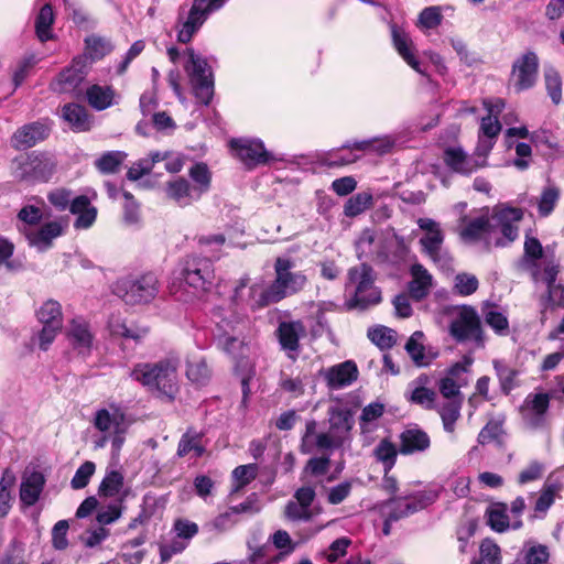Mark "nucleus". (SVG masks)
<instances>
[{
  "mask_svg": "<svg viewBox=\"0 0 564 564\" xmlns=\"http://www.w3.org/2000/svg\"><path fill=\"white\" fill-rule=\"evenodd\" d=\"M327 416V431H317L315 420L306 421L300 445L303 454L330 453L350 441V431L354 426L350 409L337 402L328 408Z\"/></svg>",
  "mask_w": 564,
  "mask_h": 564,
  "instance_id": "nucleus-1",
  "label": "nucleus"
},
{
  "mask_svg": "<svg viewBox=\"0 0 564 564\" xmlns=\"http://www.w3.org/2000/svg\"><path fill=\"white\" fill-rule=\"evenodd\" d=\"M293 268L294 262L292 260L282 257L276 258L274 280L267 282L261 278L254 281L249 289L246 303L252 310H258L300 292L306 284V276L302 272L294 271Z\"/></svg>",
  "mask_w": 564,
  "mask_h": 564,
  "instance_id": "nucleus-2",
  "label": "nucleus"
},
{
  "mask_svg": "<svg viewBox=\"0 0 564 564\" xmlns=\"http://www.w3.org/2000/svg\"><path fill=\"white\" fill-rule=\"evenodd\" d=\"M523 212L514 207L496 208L490 217H479L470 220L463 229L462 236L468 240H490L497 232H501L503 240L497 239V246H506L517 239L519 223Z\"/></svg>",
  "mask_w": 564,
  "mask_h": 564,
  "instance_id": "nucleus-3",
  "label": "nucleus"
},
{
  "mask_svg": "<svg viewBox=\"0 0 564 564\" xmlns=\"http://www.w3.org/2000/svg\"><path fill=\"white\" fill-rule=\"evenodd\" d=\"M214 279L215 270L210 259L187 256L181 264L177 282L171 285V293L177 301L188 303L210 290Z\"/></svg>",
  "mask_w": 564,
  "mask_h": 564,
  "instance_id": "nucleus-4",
  "label": "nucleus"
},
{
  "mask_svg": "<svg viewBox=\"0 0 564 564\" xmlns=\"http://www.w3.org/2000/svg\"><path fill=\"white\" fill-rule=\"evenodd\" d=\"M177 368L178 361L172 358L158 362H142L133 367L130 377L148 391L172 400L178 389Z\"/></svg>",
  "mask_w": 564,
  "mask_h": 564,
  "instance_id": "nucleus-5",
  "label": "nucleus"
},
{
  "mask_svg": "<svg viewBox=\"0 0 564 564\" xmlns=\"http://www.w3.org/2000/svg\"><path fill=\"white\" fill-rule=\"evenodd\" d=\"M166 54L173 64L183 59L184 69L189 77L196 97L203 104L208 105L214 94V80L206 58L191 47L181 52L177 47L170 46Z\"/></svg>",
  "mask_w": 564,
  "mask_h": 564,
  "instance_id": "nucleus-6",
  "label": "nucleus"
},
{
  "mask_svg": "<svg viewBox=\"0 0 564 564\" xmlns=\"http://www.w3.org/2000/svg\"><path fill=\"white\" fill-rule=\"evenodd\" d=\"M347 290L354 293L350 302L352 307L364 310L381 301V293L375 285V272L366 263L349 269Z\"/></svg>",
  "mask_w": 564,
  "mask_h": 564,
  "instance_id": "nucleus-7",
  "label": "nucleus"
},
{
  "mask_svg": "<svg viewBox=\"0 0 564 564\" xmlns=\"http://www.w3.org/2000/svg\"><path fill=\"white\" fill-rule=\"evenodd\" d=\"M93 425L100 434L111 436L112 451L118 454L128 429L123 410L116 404L98 409L94 414Z\"/></svg>",
  "mask_w": 564,
  "mask_h": 564,
  "instance_id": "nucleus-8",
  "label": "nucleus"
},
{
  "mask_svg": "<svg viewBox=\"0 0 564 564\" xmlns=\"http://www.w3.org/2000/svg\"><path fill=\"white\" fill-rule=\"evenodd\" d=\"M158 292L159 281L153 273L119 280L115 286V293L128 304L149 303Z\"/></svg>",
  "mask_w": 564,
  "mask_h": 564,
  "instance_id": "nucleus-9",
  "label": "nucleus"
},
{
  "mask_svg": "<svg viewBox=\"0 0 564 564\" xmlns=\"http://www.w3.org/2000/svg\"><path fill=\"white\" fill-rule=\"evenodd\" d=\"M416 224L424 231L420 238L423 251L442 269H449L452 258L443 250L444 232L441 225L432 218H419Z\"/></svg>",
  "mask_w": 564,
  "mask_h": 564,
  "instance_id": "nucleus-10",
  "label": "nucleus"
},
{
  "mask_svg": "<svg viewBox=\"0 0 564 564\" xmlns=\"http://www.w3.org/2000/svg\"><path fill=\"white\" fill-rule=\"evenodd\" d=\"M449 333L459 343L468 340L481 343V322L476 310L466 305L455 308L449 324Z\"/></svg>",
  "mask_w": 564,
  "mask_h": 564,
  "instance_id": "nucleus-11",
  "label": "nucleus"
},
{
  "mask_svg": "<svg viewBox=\"0 0 564 564\" xmlns=\"http://www.w3.org/2000/svg\"><path fill=\"white\" fill-rule=\"evenodd\" d=\"M55 164L51 158L32 152L17 161L14 176L24 182H46L54 172Z\"/></svg>",
  "mask_w": 564,
  "mask_h": 564,
  "instance_id": "nucleus-12",
  "label": "nucleus"
},
{
  "mask_svg": "<svg viewBox=\"0 0 564 564\" xmlns=\"http://www.w3.org/2000/svg\"><path fill=\"white\" fill-rule=\"evenodd\" d=\"M358 259L372 260L376 262H387L388 241L382 234L375 229H364L355 242Z\"/></svg>",
  "mask_w": 564,
  "mask_h": 564,
  "instance_id": "nucleus-13",
  "label": "nucleus"
},
{
  "mask_svg": "<svg viewBox=\"0 0 564 564\" xmlns=\"http://www.w3.org/2000/svg\"><path fill=\"white\" fill-rule=\"evenodd\" d=\"M230 148L235 155L248 167L253 169L273 160V156L264 148L261 140L257 139H234Z\"/></svg>",
  "mask_w": 564,
  "mask_h": 564,
  "instance_id": "nucleus-14",
  "label": "nucleus"
},
{
  "mask_svg": "<svg viewBox=\"0 0 564 564\" xmlns=\"http://www.w3.org/2000/svg\"><path fill=\"white\" fill-rule=\"evenodd\" d=\"M88 69L89 63H86V57H74L70 65L65 67L51 84L52 89L61 94L76 91L86 78Z\"/></svg>",
  "mask_w": 564,
  "mask_h": 564,
  "instance_id": "nucleus-15",
  "label": "nucleus"
},
{
  "mask_svg": "<svg viewBox=\"0 0 564 564\" xmlns=\"http://www.w3.org/2000/svg\"><path fill=\"white\" fill-rule=\"evenodd\" d=\"M210 13L212 12L204 8L199 1L193 0L192 7L186 17H184L182 13H178L176 23L177 42L182 44L189 43L193 36L206 22Z\"/></svg>",
  "mask_w": 564,
  "mask_h": 564,
  "instance_id": "nucleus-16",
  "label": "nucleus"
},
{
  "mask_svg": "<svg viewBox=\"0 0 564 564\" xmlns=\"http://www.w3.org/2000/svg\"><path fill=\"white\" fill-rule=\"evenodd\" d=\"M539 59L535 53L527 52L512 66L511 80L517 91L531 88L538 75Z\"/></svg>",
  "mask_w": 564,
  "mask_h": 564,
  "instance_id": "nucleus-17",
  "label": "nucleus"
},
{
  "mask_svg": "<svg viewBox=\"0 0 564 564\" xmlns=\"http://www.w3.org/2000/svg\"><path fill=\"white\" fill-rule=\"evenodd\" d=\"M550 400L549 393L544 392L531 393L525 398L521 413L528 427L536 430L544 425Z\"/></svg>",
  "mask_w": 564,
  "mask_h": 564,
  "instance_id": "nucleus-18",
  "label": "nucleus"
},
{
  "mask_svg": "<svg viewBox=\"0 0 564 564\" xmlns=\"http://www.w3.org/2000/svg\"><path fill=\"white\" fill-rule=\"evenodd\" d=\"M477 158L468 155L462 147H447L443 156L446 166L462 175H470L478 169L486 166V158Z\"/></svg>",
  "mask_w": 564,
  "mask_h": 564,
  "instance_id": "nucleus-19",
  "label": "nucleus"
},
{
  "mask_svg": "<svg viewBox=\"0 0 564 564\" xmlns=\"http://www.w3.org/2000/svg\"><path fill=\"white\" fill-rule=\"evenodd\" d=\"M430 378L426 375H420L409 382L404 392L406 401L425 410L435 409L437 394L430 388Z\"/></svg>",
  "mask_w": 564,
  "mask_h": 564,
  "instance_id": "nucleus-20",
  "label": "nucleus"
},
{
  "mask_svg": "<svg viewBox=\"0 0 564 564\" xmlns=\"http://www.w3.org/2000/svg\"><path fill=\"white\" fill-rule=\"evenodd\" d=\"M502 129L498 118L485 116L480 120L475 156L487 158Z\"/></svg>",
  "mask_w": 564,
  "mask_h": 564,
  "instance_id": "nucleus-21",
  "label": "nucleus"
},
{
  "mask_svg": "<svg viewBox=\"0 0 564 564\" xmlns=\"http://www.w3.org/2000/svg\"><path fill=\"white\" fill-rule=\"evenodd\" d=\"M50 126L45 122H32L18 129L12 137V145L18 150L34 147L50 134Z\"/></svg>",
  "mask_w": 564,
  "mask_h": 564,
  "instance_id": "nucleus-22",
  "label": "nucleus"
},
{
  "mask_svg": "<svg viewBox=\"0 0 564 564\" xmlns=\"http://www.w3.org/2000/svg\"><path fill=\"white\" fill-rule=\"evenodd\" d=\"M305 326L301 321L282 322L278 327L279 343L288 354L295 359L300 348L299 340L305 334Z\"/></svg>",
  "mask_w": 564,
  "mask_h": 564,
  "instance_id": "nucleus-23",
  "label": "nucleus"
},
{
  "mask_svg": "<svg viewBox=\"0 0 564 564\" xmlns=\"http://www.w3.org/2000/svg\"><path fill=\"white\" fill-rule=\"evenodd\" d=\"M67 338L73 347L82 356H88L94 346V336L87 322L75 318L70 322Z\"/></svg>",
  "mask_w": 564,
  "mask_h": 564,
  "instance_id": "nucleus-24",
  "label": "nucleus"
},
{
  "mask_svg": "<svg viewBox=\"0 0 564 564\" xmlns=\"http://www.w3.org/2000/svg\"><path fill=\"white\" fill-rule=\"evenodd\" d=\"M323 377L330 389H341L357 380L358 368L354 361L347 360L326 369Z\"/></svg>",
  "mask_w": 564,
  "mask_h": 564,
  "instance_id": "nucleus-25",
  "label": "nucleus"
},
{
  "mask_svg": "<svg viewBox=\"0 0 564 564\" xmlns=\"http://www.w3.org/2000/svg\"><path fill=\"white\" fill-rule=\"evenodd\" d=\"M62 234L63 226L61 223L53 220L43 224L37 229L25 230L24 237L31 247L36 248L39 251H45L52 246L53 240Z\"/></svg>",
  "mask_w": 564,
  "mask_h": 564,
  "instance_id": "nucleus-26",
  "label": "nucleus"
},
{
  "mask_svg": "<svg viewBox=\"0 0 564 564\" xmlns=\"http://www.w3.org/2000/svg\"><path fill=\"white\" fill-rule=\"evenodd\" d=\"M166 196L178 206H188L200 198L199 192L183 177H177L166 184Z\"/></svg>",
  "mask_w": 564,
  "mask_h": 564,
  "instance_id": "nucleus-27",
  "label": "nucleus"
},
{
  "mask_svg": "<svg viewBox=\"0 0 564 564\" xmlns=\"http://www.w3.org/2000/svg\"><path fill=\"white\" fill-rule=\"evenodd\" d=\"M431 445L430 436L426 432L417 427L404 430L400 434V453L411 455L425 452Z\"/></svg>",
  "mask_w": 564,
  "mask_h": 564,
  "instance_id": "nucleus-28",
  "label": "nucleus"
},
{
  "mask_svg": "<svg viewBox=\"0 0 564 564\" xmlns=\"http://www.w3.org/2000/svg\"><path fill=\"white\" fill-rule=\"evenodd\" d=\"M411 281L409 282V293L412 299L420 301L427 296L433 286L432 274L420 263H414L410 268Z\"/></svg>",
  "mask_w": 564,
  "mask_h": 564,
  "instance_id": "nucleus-29",
  "label": "nucleus"
},
{
  "mask_svg": "<svg viewBox=\"0 0 564 564\" xmlns=\"http://www.w3.org/2000/svg\"><path fill=\"white\" fill-rule=\"evenodd\" d=\"M391 34L394 48L397 50L399 55L415 72L423 75L424 72L421 69L420 62L414 55V45L409 34H406L403 30L399 29L397 25L391 26Z\"/></svg>",
  "mask_w": 564,
  "mask_h": 564,
  "instance_id": "nucleus-30",
  "label": "nucleus"
},
{
  "mask_svg": "<svg viewBox=\"0 0 564 564\" xmlns=\"http://www.w3.org/2000/svg\"><path fill=\"white\" fill-rule=\"evenodd\" d=\"M70 213L77 216L74 221L76 229L90 228L97 218V208L91 205L89 198L85 195L76 196L72 200Z\"/></svg>",
  "mask_w": 564,
  "mask_h": 564,
  "instance_id": "nucleus-31",
  "label": "nucleus"
},
{
  "mask_svg": "<svg viewBox=\"0 0 564 564\" xmlns=\"http://www.w3.org/2000/svg\"><path fill=\"white\" fill-rule=\"evenodd\" d=\"M45 477L40 471H32L25 475L20 486V500L23 505L34 506L43 491Z\"/></svg>",
  "mask_w": 564,
  "mask_h": 564,
  "instance_id": "nucleus-32",
  "label": "nucleus"
},
{
  "mask_svg": "<svg viewBox=\"0 0 564 564\" xmlns=\"http://www.w3.org/2000/svg\"><path fill=\"white\" fill-rule=\"evenodd\" d=\"M550 550L545 544L536 541H525L511 564H546Z\"/></svg>",
  "mask_w": 564,
  "mask_h": 564,
  "instance_id": "nucleus-33",
  "label": "nucleus"
},
{
  "mask_svg": "<svg viewBox=\"0 0 564 564\" xmlns=\"http://www.w3.org/2000/svg\"><path fill=\"white\" fill-rule=\"evenodd\" d=\"M84 44V54L80 56L86 57V63H89V66L113 51V44L109 39L96 34L86 36Z\"/></svg>",
  "mask_w": 564,
  "mask_h": 564,
  "instance_id": "nucleus-34",
  "label": "nucleus"
},
{
  "mask_svg": "<svg viewBox=\"0 0 564 564\" xmlns=\"http://www.w3.org/2000/svg\"><path fill=\"white\" fill-rule=\"evenodd\" d=\"M205 451L202 433L188 429L178 442L176 455L178 457L199 458L205 454Z\"/></svg>",
  "mask_w": 564,
  "mask_h": 564,
  "instance_id": "nucleus-35",
  "label": "nucleus"
},
{
  "mask_svg": "<svg viewBox=\"0 0 564 564\" xmlns=\"http://www.w3.org/2000/svg\"><path fill=\"white\" fill-rule=\"evenodd\" d=\"M88 104L96 110L101 111L116 105L117 95L111 86L91 85L86 90Z\"/></svg>",
  "mask_w": 564,
  "mask_h": 564,
  "instance_id": "nucleus-36",
  "label": "nucleus"
},
{
  "mask_svg": "<svg viewBox=\"0 0 564 564\" xmlns=\"http://www.w3.org/2000/svg\"><path fill=\"white\" fill-rule=\"evenodd\" d=\"M380 512L390 520H400L415 512L409 496L392 497L380 506Z\"/></svg>",
  "mask_w": 564,
  "mask_h": 564,
  "instance_id": "nucleus-37",
  "label": "nucleus"
},
{
  "mask_svg": "<svg viewBox=\"0 0 564 564\" xmlns=\"http://www.w3.org/2000/svg\"><path fill=\"white\" fill-rule=\"evenodd\" d=\"M63 118L75 131H88L91 127V120L86 108L77 104L65 105Z\"/></svg>",
  "mask_w": 564,
  "mask_h": 564,
  "instance_id": "nucleus-38",
  "label": "nucleus"
},
{
  "mask_svg": "<svg viewBox=\"0 0 564 564\" xmlns=\"http://www.w3.org/2000/svg\"><path fill=\"white\" fill-rule=\"evenodd\" d=\"M55 21V14L50 3L41 7L35 18V34L40 42L45 43L54 39L52 25Z\"/></svg>",
  "mask_w": 564,
  "mask_h": 564,
  "instance_id": "nucleus-39",
  "label": "nucleus"
},
{
  "mask_svg": "<svg viewBox=\"0 0 564 564\" xmlns=\"http://www.w3.org/2000/svg\"><path fill=\"white\" fill-rule=\"evenodd\" d=\"M398 447L389 438H382L373 448L372 455L376 462L383 466V471L389 473L395 465Z\"/></svg>",
  "mask_w": 564,
  "mask_h": 564,
  "instance_id": "nucleus-40",
  "label": "nucleus"
},
{
  "mask_svg": "<svg viewBox=\"0 0 564 564\" xmlns=\"http://www.w3.org/2000/svg\"><path fill=\"white\" fill-rule=\"evenodd\" d=\"M462 400H445L436 404L437 412L442 419L443 427L447 433H454L457 420L460 417Z\"/></svg>",
  "mask_w": 564,
  "mask_h": 564,
  "instance_id": "nucleus-41",
  "label": "nucleus"
},
{
  "mask_svg": "<svg viewBox=\"0 0 564 564\" xmlns=\"http://www.w3.org/2000/svg\"><path fill=\"white\" fill-rule=\"evenodd\" d=\"M423 338L424 335L422 332H414L405 345L406 352L419 367L427 366L433 359V356L425 352Z\"/></svg>",
  "mask_w": 564,
  "mask_h": 564,
  "instance_id": "nucleus-42",
  "label": "nucleus"
},
{
  "mask_svg": "<svg viewBox=\"0 0 564 564\" xmlns=\"http://www.w3.org/2000/svg\"><path fill=\"white\" fill-rule=\"evenodd\" d=\"M487 523L491 530L496 532L507 531L511 524L507 514V508L505 505H497L487 510ZM522 525L520 520L512 524L513 529H519Z\"/></svg>",
  "mask_w": 564,
  "mask_h": 564,
  "instance_id": "nucleus-43",
  "label": "nucleus"
},
{
  "mask_svg": "<svg viewBox=\"0 0 564 564\" xmlns=\"http://www.w3.org/2000/svg\"><path fill=\"white\" fill-rule=\"evenodd\" d=\"M43 218L41 208L28 204L23 206L17 215V228L20 234L25 236V230L31 231L34 226H37Z\"/></svg>",
  "mask_w": 564,
  "mask_h": 564,
  "instance_id": "nucleus-44",
  "label": "nucleus"
},
{
  "mask_svg": "<svg viewBox=\"0 0 564 564\" xmlns=\"http://www.w3.org/2000/svg\"><path fill=\"white\" fill-rule=\"evenodd\" d=\"M37 319L43 325L63 326L62 306L57 301L47 300L36 312Z\"/></svg>",
  "mask_w": 564,
  "mask_h": 564,
  "instance_id": "nucleus-45",
  "label": "nucleus"
},
{
  "mask_svg": "<svg viewBox=\"0 0 564 564\" xmlns=\"http://www.w3.org/2000/svg\"><path fill=\"white\" fill-rule=\"evenodd\" d=\"M373 205V196L370 192H359L350 196L344 205V214L347 217H356Z\"/></svg>",
  "mask_w": 564,
  "mask_h": 564,
  "instance_id": "nucleus-46",
  "label": "nucleus"
},
{
  "mask_svg": "<svg viewBox=\"0 0 564 564\" xmlns=\"http://www.w3.org/2000/svg\"><path fill=\"white\" fill-rule=\"evenodd\" d=\"M394 143V139L390 135H382L373 139L356 141L354 142V147L361 152H372L382 155L390 152Z\"/></svg>",
  "mask_w": 564,
  "mask_h": 564,
  "instance_id": "nucleus-47",
  "label": "nucleus"
},
{
  "mask_svg": "<svg viewBox=\"0 0 564 564\" xmlns=\"http://www.w3.org/2000/svg\"><path fill=\"white\" fill-rule=\"evenodd\" d=\"M123 484L124 477L122 473L119 470H107L99 485L98 492L104 497H115L121 492Z\"/></svg>",
  "mask_w": 564,
  "mask_h": 564,
  "instance_id": "nucleus-48",
  "label": "nucleus"
},
{
  "mask_svg": "<svg viewBox=\"0 0 564 564\" xmlns=\"http://www.w3.org/2000/svg\"><path fill=\"white\" fill-rule=\"evenodd\" d=\"M351 543V540L347 536L338 538L333 541L328 547L321 551L319 556L326 560L329 564H335L346 556Z\"/></svg>",
  "mask_w": 564,
  "mask_h": 564,
  "instance_id": "nucleus-49",
  "label": "nucleus"
},
{
  "mask_svg": "<svg viewBox=\"0 0 564 564\" xmlns=\"http://www.w3.org/2000/svg\"><path fill=\"white\" fill-rule=\"evenodd\" d=\"M258 475L257 464L240 465L232 470L234 487L230 495L238 492L250 484Z\"/></svg>",
  "mask_w": 564,
  "mask_h": 564,
  "instance_id": "nucleus-50",
  "label": "nucleus"
},
{
  "mask_svg": "<svg viewBox=\"0 0 564 564\" xmlns=\"http://www.w3.org/2000/svg\"><path fill=\"white\" fill-rule=\"evenodd\" d=\"M237 522L238 520L231 514L229 509H227L206 522L204 529L214 534H223L231 530Z\"/></svg>",
  "mask_w": 564,
  "mask_h": 564,
  "instance_id": "nucleus-51",
  "label": "nucleus"
},
{
  "mask_svg": "<svg viewBox=\"0 0 564 564\" xmlns=\"http://www.w3.org/2000/svg\"><path fill=\"white\" fill-rule=\"evenodd\" d=\"M441 491V486L432 485L422 491L409 496L412 507L415 508V512L433 505L438 499Z\"/></svg>",
  "mask_w": 564,
  "mask_h": 564,
  "instance_id": "nucleus-52",
  "label": "nucleus"
},
{
  "mask_svg": "<svg viewBox=\"0 0 564 564\" xmlns=\"http://www.w3.org/2000/svg\"><path fill=\"white\" fill-rule=\"evenodd\" d=\"M494 368L499 379L501 390L505 393H509L516 387V378L518 377V371L509 367L502 360H494Z\"/></svg>",
  "mask_w": 564,
  "mask_h": 564,
  "instance_id": "nucleus-53",
  "label": "nucleus"
},
{
  "mask_svg": "<svg viewBox=\"0 0 564 564\" xmlns=\"http://www.w3.org/2000/svg\"><path fill=\"white\" fill-rule=\"evenodd\" d=\"M317 513L318 510H315L314 508H308L294 500H290L284 509V514L286 519L293 522H307L312 520Z\"/></svg>",
  "mask_w": 564,
  "mask_h": 564,
  "instance_id": "nucleus-54",
  "label": "nucleus"
},
{
  "mask_svg": "<svg viewBox=\"0 0 564 564\" xmlns=\"http://www.w3.org/2000/svg\"><path fill=\"white\" fill-rule=\"evenodd\" d=\"M484 318L497 334L506 335L509 330V322L507 316L497 310L496 306L490 305L484 310Z\"/></svg>",
  "mask_w": 564,
  "mask_h": 564,
  "instance_id": "nucleus-55",
  "label": "nucleus"
},
{
  "mask_svg": "<svg viewBox=\"0 0 564 564\" xmlns=\"http://www.w3.org/2000/svg\"><path fill=\"white\" fill-rule=\"evenodd\" d=\"M369 339L381 349L391 348L397 341V333L386 326H377L368 330Z\"/></svg>",
  "mask_w": 564,
  "mask_h": 564,
  "instance_id": "nucleus-56",
  "label": "nucleus"
},
{
  "mask_svg": "<svg viewBox=\"0 0 564 564\" xmlns=\"http://www.w3.org/2000/svg\"><path fill=\"white\" fill-rule=\"evenodd\" d=\"M191 178L196 183L194 188L199 192V196L206 193L210 186V172L206 164L197 163L189 170Z\"/></svg>",
  "mask_w": 564,
  "mask_h": 564,
  "instance_id": "nucleus-57",
  "label": "nucleus"
},
{
  "mask_svg": "<svg viewBox=\"0 0 564 564\" xmlns=\"http://www.w3.org/2000/svg\"><path fill=\"white\" fill-rule=\"evenodd\" d=\"M126 156L127 154L121 151L106 152L96 161V166L102 173H115Z\"/></svg>",
  "mask_w": 564,
  "mask_h": 564,
  "instance_id": "nucleus-58",
  "label": "nucleus"
},
{
  "mask_svg": "<svg viewBox=\"0 0 564 564\" xmlns=\"http://www.w3.org/2000/svg\"><path fill=\"white\" fill-rule=\"evenodd\" d=\"M545 87L549 96L555 105L562 100V79L560 74L552 67L544 70Z\"/></svg>",
  "mask_w": 564,
  "mask_h": 564,
  "instance_id": "nucleus-59",
  "label": "nucleus"
},
{
  "mask_svg": "<svg viewBox=\"0 0 564 564\" xmlns=\"http://www.w3.org/2000/svg\"><path fill=\"white\" fill-rule=\"evenodd\" d=\"M479 552L482 564H502L501 549L491 539L481 542Z\"/></svg>",
  "mask_w": 564,
  "mask_h": 564,
  "instance_id": "nucleus-60",
  "label": "nucleus"
},
{
  "mask_svg": "<svg viewBox=\"0 0 564 564\" xmlns=\"http://www.w3.org/2000/svg\"><path fill=\"white\" fill-rule=\"evenodd\" d=\"M187 378L197 384H204L210 377V370L204 359L191 361L186 369Z\"/></svg>",
  "mask_w": 564,
  "mask_h": 564,
  "instance_id": "nucleus-61",
  "label": "nucleus"
},
{
  "mask_svg": "<svg viewBox=\"0 0 564 564\" xmlns=\"http://www.w3.org/2000/svg\"><path fill=\"white\" fill-rule=\"evenodd\" d=\"M449 43L456 54L459 56V59L465 65L471 67L477 65L480 62V58L475 52H471L468 50L467 44L464 42V40L459 37H451Z\"/></svg>",
  "mask_w": 564,
  "mask_h": 564,
  "instance_id": "nucleus-62",
  "label": "nucleus"
},
{
  "mask_svg": "<svg viewBox=\"0 0 564 564\" xmlns=\"http://www.w3.org/2000/svg\"><path fill=\"white\" fill-rule=\"evenodd\" d=\"M558 197L560 193L558 189L555 187H546L542 192L538 203L539 213L542 217H546L553 212L558 200Z\"/></svg>",
  "mask_w": 564,
  "mask_h": 564,
  "instance_id": "nucleus-63",
  "label": "nucleus"
},
{
  "mask_svg": "<svg viewBox=\"0 0 564 564\" xmlns=\"http://www.w3.org/2000/svg\"><path fill=\"white\" fill-rule=\"evenodd\" d=\"M74 198L72 191L64 187L54 188L47 194V200L57 210H65L67 207L70 208Z\"/></svg>",
  "mask_w": 564,
  "mask_h": 564,
  "instance_id": "nucleus-64",
  "label": "nucleus"
}]
</instances>
